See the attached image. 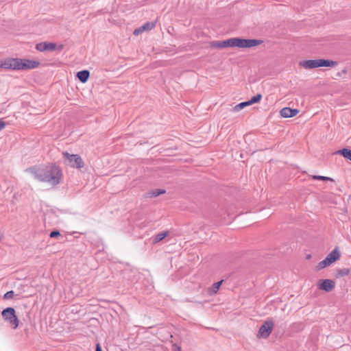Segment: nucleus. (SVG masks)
<instances>
[{
  "mask_svg": "<svg viewBox=\"0 0 351 351\" xmlns=\"http://www.w3.org/2000/svg\"><path fill=\"white\" fill-rule=\"evenodd\" d=\"M263 43L260 39L243 38L240 37L230 38L225 40L215 41L211 43V47L217 49L238 48L253 49Z\"/></svg>",
  "mask_w": 351,
  "mask_h": 351,
  "instance_id": "nucleus-1",
  "label": "nucleus"
},
{
  "mask_svg": "<svg viewBox=\"0 0 351 351\" xmlns=\"http://www.w3.org/2000/svg\"><path fill=\"white\" fill-rule=\"evenodd\" d=\"M39 62L22 58H8L0 60V68L3 69H29L38 67Z\"/></svg>",
  "mask_w": 351,
  "mask_h": 351,
  "instance_id": "nucleus-2",
  "label": "nucleus"
},
{
  "mask_svg": "<svg viewBox=\"0 0 351 351\" xmlns=\"http://www.w3.org/2000/svg\"><path fill=\"white\" fill-rule=\"evenodd\" d=\"M64 180L61 169L55 165H50L45 169V188L47 189H55Z\"/></svg>",
  "mask_w": 351,
  "mask_h": 351,
  "instance_id": "nucleus-3",
  "label": "nucleus"
},
{
  "mask_svg": "<svg viewBox=\"0 0 351 351\" xmlns=\"http://www.w3.org/2000/svg\"><path fill=\"white\" fill-rule=\"evenodd\" d=\"M338 62L335 60L324 58L302 60L298 62V66L304 70H312L321 67L335 68Z\"/></svg>",
  "mask_w": 351,
  "mask_h": 351,
  "instance_id": "nucleus-4",
  "label": "nucleus"
},
{
  "mask_svg": "<svg viewBox=\"0 0 351 351\" xmlns=\"http://www.w3.org/2000/svg\"><path fill=\"white\" fill-rule=\"evenodd\" d=\"M64 162L66 165L79 170H82L86 166L82 157L79 154H73L67 152L62 153Z\"/></svg>",
  "mask_w": 351,
  "mask_h": 351,
  "instance_id": "nucleus-5",
  "label": "nucleus"
},
{
  "mask_svg": "<svg viewBox=\"0 0 351 351\" xmlns=\"http://www.w3.org/2000/svg\"><path fill=\"white\" fill-rule=\"evenodd\" d=\"M341 257V252L338 247H335L327 256L315 266L317 271H321L338 261Z\"/></svg>",
  "mask_w": 351,
  "mask_h": 351,
  "instance_id": "nucleus-6",
  "label": "nucleus"
},
{
  "mask_svg": "<svg viewBox=\"0 0 351 351\" xmlns=\"http://www.w3.org/2000/svg\"><path fill=\"white\" fill-rule=\"evenodd\" d=\"M275 323L272 319L265 320L260 326L256 337L258 339H267L274 328Z\"/></svg>",
  "mask_w": 351,
  "mask_h": 351,
  "instance_id": "nucleus-7",
  "label": "nucleus"
},
{
  "mask_svg": "<svg viewBox=\"0 0 351 351\" xmlns=\"http://www.w3.org/2000/svg\"><path fill=\"white\" fill-rule=\"evenodd\" d=\"M1 315L3 319L7 322L12 329H16L19 326V319L12 307H8L3 310Z\"/></svg>",
  "mask_w": 351,
  "mask_h": 351,
  "instance_id": "nucleus-8",
  "label": "nucleus"
},
{
  "mask_svg": "<svg viewBox=\"0 0 351 351\" xmlns=\"http://www.w3.org/2000/svg\"><path fill=\"white\" fill-rule=\"evenodd\" d=\"M316 287L318 291L329 293L335 290L336 282L332 279L321 278L317 281Z\"/></svg>",
  "mask_w": 351,
  "mask_h": 351,
  "instance_id": "nucleus-9",
  "label": "nucleus"
},
{
  "mask_svg": "<svg viewBox=\"0 0 351 351\" xmlns=\"http://www.w3.org/2000/svg\"><path fill=\"white\" fill-rule=\"evenodd\" d=\"M262 99L261 94H256V95L251 97V99L247 101L241 102L237 105H236L233 108V111L234 112H238L243 110L244 108L259 103Z\"/></svg>",
  "mask_w": 351,
  "mask_h": 351,
  "instance_id": "nucleus-10",
  "label": "nucleus"
},
{
  "mask_svg": "<svg viewBox=\"0 0 351 351\" xmlns=\"http://www.w3.org/2000/svg\"><path fill=\"white\" fill-rule=\"evenodd\" d=\"M156 25L154 22H147L139 27L135 29L133 32V34L138 36L145 32H149L155 27Z\"/></svg>",
  "mask_w": 351,
  "mask_h": 351,
  "instance_id": "nucleus-11",
  "label": "nucleus"
},
{
  "mask_svg": "<svg viewBox=\"0 0 351 351\" xmlns=\"http://www.w3.org/2000/svg\"><path fill=\"white\" fill-rule=\"evenodd\" d=\"M279 113L282 118H291L295 117L299 113V110L289 107H285L280 110Z\"/></svg>",
  "mask_w": 351,
  "mask_h": 351,
  "instance_id": "nucleus-12",
  "label": "nucleus"
},
{
  "mask_svg": "<svg viewBox=\"0 0 351 351\" xmlns=\"http://www.w3.org/2000/svg\"><path fill=\"white\" fill-rule=\"evenodd\" d=\"M64 45L62 43L45 42V51L59 52L62 51Z\"/></svg>",
  "mask_w": 351,
  "mask_h": 351,
  "instance_id": "nucleus-13",
  "label": "nucleus"
},
{
  "mask_svg": "<svg viewBox=\"0 0 351 351\" xmlns=\"http://www.w3.org/2000/svg\"><path fill=\"white\" fill-rule=\"evenodd\" d=\"M90 77V72L87 70H83L77 72V77L82 83H86Z\"/></svg>",
  "mask_w": 351,
  "mask_h": 351,
  "instance_id": "nucleus-14",
  "label": "nucleus"
},
{
  "mask_svg": "<svg viewBox=\"0 0 351 351\" xmlns=\"http://www.w3.org/2000/svg\"><path fill=\"white\" fill-rule=\"evenodd\" d=\"M222 282L223 280H221L214 283L212 286H210L207 290L208 294L210 295L216 294L219 290Z\"/></svg>",
  "mask_w": 351,
  "mask_h": 351,
  "instance_id": "nucleus-15",
  "label": "nucleus"
},
{
  "mask_svg": "<svg viewBox=\"0 0 351 351\" xmlns=\"http://www.w3.org/2000/svg\"><path fill=\"white\" fill-rule=\"evenodd\" d=\"M169 234L168 231H163L158 234H157L154 238H153V243H156L161 241H162L166 237H167Z\"/></svg>",
  "mask_w": 351,
  "mask_h": 351,
  "instance_id": "nucleus-16",
  "label": "nucleus"
},
{
  "mask_svg": "<svg viewBox=\"0 0 351 351\" xmlns=\"http://www.w3.org/2000/svg\"><path fill=\"white\" fill-rule=\"evenodd\" d=\"M28 172L34 174V178L39 181H43L44 180V178L42 175V173H40V174L38 173L37 172V169L36 167H32V168H29L27 170Z\"/></svg>",
  "mask_w": 351,
  "mask_h": 351,
  "instance_id": "nucleus-17",
  "label": "nucleus"
},
{
  "mask_svg": "<svg viewBox=\"0 0 351 351\" xmlns=\"http://www.w3.org/2000/svg\"><path fill=\"white\" fill-rule=\"evenodd\" d=\"M337 154H341L344 158L351 160V149H343L337 152Z\"/></svg>",
  "mask_w": 351,
  "mask_h": 351,
  "instance_id": "nucleus-18",
  "label": "nucleus"
},
{
  "mask_svg": "<svg viewBox=\"0 0 351 351\" xmlns=\"http://www.w3.org/2000/svg\"><path fill=\"white\" fill-rule=\"evenodd\" d=\"M311 178L313 180H322V181H331V182L334 181V180L331 178L326 177V176H311Z\"/></svg>",
  "mask_w": 351,
  "mask_h": 351,
  "instance_id": "nucleus-19",
  "label": "nucleus"
},
{
  "mask_svg": "<svg viewBox=\"0 0 351 351\" xmlns=\"http://www.w3.org/2000/svg\"><path fill=\"white\" fill-rule=\"evenodd\" d=\"M165 191L164 189H158L154 190L152 192V195L156 197V196L165 194Z\"/></svg>",
  "mask_w": 351,
  "mask_h": 351,
  "instance_id": "nucleus-20",
  "label": "nucleus"
},
{
  "mask_svg": "<svg viewBox=\"0 0 351 351\" xmlns=\"http://www.w3.org/2000/svg\"><path fill=\"white\" fill-rule=\"evenodd\" d=\"M14 295V293L13 291H8L7 293H5L3 295V298L5 300H10V299H12L13 298Z\"/></svg>",
  "mask_w": 351,
  "mask_h": 351,
  "instance_id": "nucleus-21",
  "label": "nucleus"
},
{
  "mask_svg": "<svg viewBox=\"0 0 351 351\" xmlns=\"http://www.w3.org/2000/svg\"><path fill=\"white\" fill-rule=\"evenodd\" d=\"M349 274H350V269L348 268H343L339 271V274L341 276H346L349 275Z\"/></svg>",
  "mask_w": 351,
  "mask_h": 351,
  "instance_id": "nucleus-22",
  "label": "nucleus"
},
{
  "mask_svg": "<svg viewBox=\"0 0 351 351\" xmlns=\"http://www.w3.org/2000/svg\"><path fill=\"white\" fill-rule=\"evenodd\" d=\"M36 49L40 51H44V44L43 43L38 44L36 45Z\"/></svg>",
  "mask_w": 351,
  "mask_h": 351,
  "instance_id": "nucleus-23",
  "label": "nucleus"
},
{
  "mask_svg": "<svg viewBox=\"0 0 351 351\" xmlns=\"http://www.w3.org/2000/svg\"><path fill=\"white\" fill-rule=\"evenodd\" d=\"M6 125V123L4 122L2 119H0V131L3 130Z\"/></svg>",
  "mask_w": 351,
  "mask_h": 351,
  "instance_id": "nucleus-24",
  "label": "nucleus"
},
{
  "mask_svg": "<svg viewBox=\"0 0 351 351\" xmlns=\"http://www.w3.org/2000/svg\"><path fill=\"white\" fill-rule=\"evenodd\" d=\"M60 235V232L58 231H53L50 234L51 237H56Z\"/></svg>",
  "mask_w": 351,
  "mask_h": 351,
  "instance_id": "nucleus-25",
  "label": "nucleus"
},
{
  "mask_svg": "<svg viewBox=\"0 0 351 351\" xmlns=\"http://www.w3.org/2000/svg\"><path fill=\"white\" fill-rule=\"evenodd\" d=\"M96 351H102L101 348L99 343L96 345Z\"/></svg>",
  "mask_w": 351,
  "mask_h": 351,
  "instance_id": "nucleus-26",
  "label": "nucleus"
},
{
  "mask_svg": "<svg viewBox=\"0 0 351 351\" xmlns=\"http://www.w3.org/2000/svg\"><path fill=\"white\" fill-rule=\"evenodd\" d=\"M174 351H181V348L180 347L176 346L175 348V350Z\"/></svg>",
  "mask_w": 351,
  "mask_h": 351,
  "instance_id": "nucleus-27",
  "label": "nucleus"
},
{
  "mask_svg": "<svg viewBox=\"0 0 351 351\" xmlns=\"http://www.w3.org/2000/svg\"><path fill=\"white\" fill-rule=\"evenodd\" d=\"M3 239V234L0 232V242Z\"/></svg>",
  "mask_w": 351,
  "mask_h": 351,
  "instance_id": "nucleus-28",
  "label": "nucleus"
},
{
  "mask_svg": "<svg viewBox=\"0 0 351 351\" xmlns=\"http://www.w3.org/2000/svg\"><path fill=\"white\" fill-rule=\"evenodd\" d=\"M311 258V255L307 256V258Z\"/></svg>",
  "mask_w": 351,
  "mask_h": 351,
  "instance_id": "nucleus-29",
  "label": "nucleus"
}]
</instances>
